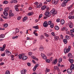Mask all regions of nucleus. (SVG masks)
Masks as SVG:
<instances>
[{
	"label": "nucleus",
	"mask_w": 74,
	"mask_h": 74,
	"mask_svg": "<svg viewBox=\"0 0 74 74\" xmlns=\"http://www.w3.org/2000/svg\"><path fill=\"white\" fill-rule=\"evenodd\" d=\"M49 12L48 11H46L45 14V16L44 17V19H47L48 17H49V16H49Z\"/></svg>",
	"instance_id": "nucleus-1"
},
{
	"label": "nucleus",
	"mask_w": 74,
	"mask_h": 74,
	"mask_svg": "<svg viewBox=\"0 0 74 74\" xmlns=\"http://www.w3.org/2000/svg\"><path fill=\"white\" fill-rule=\"evenodd\" d=\"M71 48V47H70V46H69L68 47V49H64V53H68V52L70 51Z\"/></svg>",
	"instance_id": "nucleus-2"
},
{
	"label": "nucleus",
	"mask_w": 74,
	"mask_h": 74,
	"mask_svg": "<svg viewBox=\"0 0 74 74\" xmlns=\"http://www.w3.org/2000/svg\"><path fill=\"white\" fill-rule=\"evenodd\" d=\"M51 14H53V15H56V14H57V12H56V11L55 10V9H53L50 12Z\"/></svg>",
	"instance_id": "nucleus-3"
},
{
	"label": "nucleus",
	"mask_w": 74,
	"mask_h": 74,
	"mask_svg": "<svg viewBox=\"0 0 74 74\" xmlns=\"http://www.w3.org/2000/svg\"><path fill=\"white\" fill-rule=\"evenodd\" d=\"M68 25H69V27L70 28H71L74 27V25H73V23L70 21H69V23H68Z\"/></svg>",
	"instance_id": "nucleus-4"
},
{
	"label": "nucleus",
	"mask_w": 74,
	"mask_h": 74,
	"mask_svg": "<svg viewBox=\"0 0 74 74\" xmlns=\"http://www.w3.org/2000/svg\"><path fill=\"white\" fill-rule=\"evenodd\" d=\"M5 52L6 53L8 56H9V55H11V53L9 51V50L8 49L6 50L5 51Z\"/></svg>",
	"instance_id": "nucleus-5"
},
{
	"label": "nucleus",
	"mask_w": 74,
	"mask_h": 74,
	"mask_svg": "<svg viewBox=\"0 0 74 74\" xmlns=\"http://www.w3.org/2000/svg\"><path fill=\"white\" fill-rule=\"evenodd\" d=\"M41 56L42 57V58H43V59H47L46 55L42 53H41Z\"/></svg>",
	"instance_id": "nucleus-6"
},
{
	"label": "nucleus",
	"mask_w": 74,
	"mask_h": 74,
	"mask_svg": "<svg viewBox=\"0 0 74 74\" xmlns=\"http://www.w3.org/2000/svg\"><path fill=\"white\" fill-rule=\"evenodd\" d=\"M19 5H17L14 6L15 9L16 11H19L18 8L19 7Z\"/></svg>",
	"instance_id": "nucleus-7"
},
{
	"label": "nucleus",
	"mask_w": 74,
	"mask_h": 74,
	"mask_svg": "<svg viewBox=\"0 0 74 74\" xmlns=\"http://www.w3.org/2000/svg\"><path fill=\"white\" fill-rule=\"evenodd\" d=\"M73 70L70 69H68L67 70V72L69 74H71L73 73V71H72Z\"/></svg>",
	"instance_id": "nucleus-8"
},
{
	"label": "nucleus",
	"mask_w": 74,
	"mask_h": 74,
	"mask_svg": "<svg viewBox=\"0 0 74 74\" xmlns=\"http://www.w3.org/2000/svg\"><path fill=\"white\" fill-rule=\"evenodd\" d=\"M25 55V54L22 53L21 54H20L18 55V57L19 58V59H22V56H23L24 55Z\"/></svg>",
	"instance_id": "nucleus-9"
},
{
	"label": "nucleus",
	"mask_w": 74,
	"mask_h": 74,
	"mask_svg": "<svg viewBox=\"0 0 74 74\" xmlns=\"http://www.w3.org/2000/svg\"><path fill=\"white\" fill-rule=\"evenodd\" d=\"M27 71L25 69L24 70V71L23 70L21 71V74H23L24 73V74H25L26 73Z\"/></svg>",
	"instance_id": "nucleus-10"
},
{
	"label": "nucleus",
	"mask_w": 74,
	"mask_h": 74,
	"mask_svg": "<svg viewBox=\"0 0 74 74\" xmlns=\"http://www.w3.org/2000/svg\"><path fill=\"white\" fill-rule=\"evenodd\" d=\"M43 25L44 27H47V26H48V25L47 21L45 22L43 24Z\"/></svg>",
	"instance_id": "nucleus-11"
},
{
	"label": "nucleus",
	"mask_w": 74,
	"mask_h": 74,
	"mask_svg": "<svg viewBox=\"0 0 74 74\" xmlns=\"http://www.w3.org/2000/svg\"><path fill=\"white\" fill-rule=\"evenodd\" d=\"M3 14L5 15V16H7L8 15V12H6L4 11L3 13Z\"/></svg>",
	"instance_id": "nucleus-12"
},
{
	"label": "nucleus",
	"mask_w": 74,
	"mask_h": 74,
	"mask_svg": "<svg viewBox=\"0 0 74 74\" xmlns=\"http://www.w3.org/2000/svg\"><path fill=\"white\" fill-rule=\"evenodd\" d=\"M47 8V6L46 5H44L41 8V10H44L45 8Z\"/></svg>",
	"instance_id": "nucleus-13"
},
{
	"label": "nucleus",
	"mask_w": 74,
	"mask_h": 74,
	"mask_svg": "<svg viewBox=\"0 0 74 74\" xmlns=\"http://www.w3.org/2000/svg\"><path fill=\"white\" fill-rule=\"evenodd\" d=\"M27 16H25L24 17V18H23V22H25V21H26V20H27Z\"/></svg>",
	"instance_id": "nucleus-14"
},
{
	"label": "nucleus",
	"mask_w": 74,
	"mask_h": 74,
	"mask_svg": "<svg viewBox=\"0 0 74 74\" xmlns=\"http://www.w3.org/2000/svg\"><path fill=\"white\" fill-rule=\"evenodd\" d=\"M68 58H71L73 57L71 53H69L68 54Z\"/></svg>",
	"instance_id": "nucleus-15"
},
{
	"label": "nucleus",
	"mask_w": 74,
	"mask_h": 74,
	"mask_svg": "<svg viewBox=\"0 0 74 74\" xmlns=\"http://www.w3.org/2000/svg\"><path fill=\"white\" fill-rule=\"evenodd\" d=\"M71 69L73 70L74 69V65L72 64L71 66Z\"/></svg>",
	"instance_id": "nucleus-16"
},
{
	"label": "nucleus",
	"mask_w": 74,
	"mask_h": 74,
	"mask_svg": "<svg viewBox=\"0 0 74 74\" xmlns=\"http://www.w3.org/2000/svg\"><path fill=\"white\" fill-rule=\"evenodd\" d=\"M11 3H17V0H14L11 1Z\"/></svg>",
	"instance_id": "nucleus-17"
},
{
	"label": "nucleus",
	"mask_w": 74,
	"mask_h": 74,
	"mask_svg": "<svg viewBox=\"0 0 74 74\" xmlns=\"http://www.w3.org/2000/svg\"><path fill=\"white\" fill-rule=\"evenodd\" d=\"M27 57L26 56H23L22 57V59L23 60H26V59H27Z\"/></svg>",
	"instance_id": "nucleus-18"
},
{
	"label": "nucleus",
	"mask_w": 74,
	"mask_h": 74,
	"mask_svg": "<svg viewBox=\"0 0 74 74\" xmlns=\"http://www.w3.org/2000/svg\"><path fill=\"white\" fill-rule=\"evenodd\" d=\"M57 62H58V59H56L54 61H53V64H56Z\"/></svg>",
	"instance_id": "nucleus-19"
},
{
	"label": "nucleus",
	"mask_w": 74,
	"mask_h": 74,
	"mask_svg": "<svg viewBox=\"0 0 74 74\" xmlns=\"http://www.w3.org/2000/svg\"><path fill=\"white\" fill-rule=\"evenodd\" d=\"M54 69H55V70H57L58 71H59V69L58 67L57 66H56L54 67Z\"/></svg>",
	"instance_id": "nucleus-20"
},
{
	"label": "nucleus",
	"mask_w": 74,
	"mask_h": 74,
	"mask_svg": "<svg viewBox=\"0 0 74 74\" xmlns=\"http://www.w3.org/2000/svg\"><path fill=\"white\" fill-rule=\"evenodd\" d=\"M44 38V36L43 35H42L40 36V40H42Z\"/></svg>",
	"instance_id": "nucleus-21"
},
{
	"label": "nucleus",
	"mask_w": 74,
	"mask_h": 74,
	"mask_svg": "<svg viewBox=\"0 0 74 74\" xmlns=\"http://www.w3.org/2000/svg\"><path fill=\"white\" fill-rule=\"evenodd\" d=\"M9 8L8 7L6 8H5L4 9V11H6V12H8V10H9Z\"/></svg>",
	"instance_id": "nucleus-22"
},
{
	"label": "nucleus",
	"mask_w": 74,
	"mask_h": 74,
	"mask_svg": "<svg viewBox=\"0 0 74 74\" xmlns=\"http://www.w3.org/2000/svg\"><path fill=\"white\" fill-rule=\"evenodd\" d=\"M8 25L7 23H5L3 25V27H7Z\"/></svg>",
	"instance_id": "nucleus-23"
},
{
	"label": "nucleus",
	"mask_w": 74,
	"mask_h": 74,
	"mask_svg": "<svg viewBox=\"0 0 74 74\" xmlns=\"http://www.w3.org/2000/svg\"><path fill=\"white\" fill-rule=\"evenodd\" d=\"M64 21V19H62L61 22L62 25H64L65 23Z\"/></svg>",
	"instance_id": "nucleus-24"
},
{
	"label": "nucleus",
	"mask_w": 74,
	"mask_h": 74,
	"mask_svg": "<svg viewBox=\"0 0 74 74\" xmlns=\"http://www.w3.org/2000/svg\"><path fill=\"white\" fill-rule=\"evenodd\" d=\"M44 35L46 37H49V35L47 34L46 33H44Z\"/></svg>",
	"instance_id": "nucleus-25"
},
{
	"label": "nucleus",
	"mask_w": 74,
	"mask_h": 74,
	"mask_svg": "<svg viewBox=\"0 0 74 74\" xmlns=\"http://www.w3.org/2000/svg\"><path fill=\"white\" fill-rule=\"evenodd\" d=\"M45 71H46L47 72H49L50 71V69H49L48 68H46V70H45Z\"/></svg>",
	"instance_id": "nucleus-26"
},
{
	"label": "nucleus",
	"mask_w": 74,
	"mask_h": 74,
	"mask_svg": "<svg viewBox=\"0 0 74 74\" xmlns=\"http://www.w3.org/2000/svg\"><path fill=\"white\" fill-rule=\"evenodd\" d=\"M69 61L71 63H73L74 62V60L73 59H69Z\"/></svg>",
	"instance_id": "nucleus-27"
},
{
	"label": "nucleus",
	"mask_w": 74,
	"mask_h": 74,
	"mask_svg": "<svg viewBox=\"0 0 74 74\" xmlns=\"http://www.w3.org/2000/svg\"><path fill=\"white\" fill-rule=\"evenodd\" d=\"M62 58H60L58 59V62L59 63H61L62 62Z\"/></svg>",
	"instance_id": "nucleus-28"
},
{
	"label": "nucleus",
	"mask_w": 74,
	"mask_h": 74,
	"mask_svg": "<svg viewBox=\"0 0 74 74\" xmlns=\"http://www.w3.org/2000/svg\"><path fill=\"white\" fill-rule=\"evenodd\" d=\"M58 39H59V37L58 36H55L54 37V40H56V41H57L58 40Z\"/></svg>",
	"instance_id": "nucleus-29"
},
{
	"label": "nucleus",
	"mask_w": 74,
	"mask_h": 74,
	"mask_svg": "<svg viewBox=\"0 0 74 74\" xmlns=\"http://www.w3.org/2000/svg\"><path fill=\"white\" fill-rule=\"evenodd\" d=\"M3 3L5 4H7L8 3V1H4Z\"/></svg>",
	"instance_id": "nucleus-30"
},
{
	"label": "nucleus",
	"mask_w": 74,
	"mask_h": 74,
	"mask_svg": "<svg viewBox=\"0 0 74 74\" xmlns=\"http://www.w3.org/2000/svg\"><path fill=\"white\" fill-rule=\"evenodd\" d=\"M33 28H34L35 29H38V25H36V26H34L33 27Z\"/></svg>",
	"instance_id": "nucleus-31"
},
{
	"label": "nucleus",
	"mask_w": 74,
	"mask_h": 74,
	"mask_svg": "<svg viewBox=\"0 0 74 74\" xmlns=\"http://www.w3.org/2000/svg\"><path fill=\"white\" fill-rule=\"evenodd\" d=\"M55 29L56 30H58L59 29V27L58 26H56L55 27Z\"/></svg>",
	"instance_id": "nucleus-32"
},
{
	"label": "nucleus",
	"mask_w": 74,
	"mask_h": 74,
	"mask_svg": "<svg viewBox=\"0 0 74 74\" xmlns=\"http://www.w3.org/2000/svg\"><path fill=\"white\" fill-rule=\"evenodd\" d=\"M63 42L65 44H66L67 42V40L66 39H64L63 40Z\"/></svg>",
	"instance_id": "nucleus-33"
},
{
	"label": "nucleus",
	"mask_w": 74,
	"mask_h": 74,
	"mask_svg": "<svg viewBox=\"0 0 74 74\" xmlns=\"http://www.w3.org/2000/svg\"><path fill=\"white\" fill-rule=\"evenodd\" d=\"M66 5V4L65 3H63L62 4L61 6L62 7H65Z\"/></svg>",
	"instance_id": "nucleus-34"
},
{
	"label": "nucleus",
	"mask_w": 74,
	"mask_h": 74,
	"mask_svg": "<svg viewBox=\"0 0 74 74\" xmlns=\"http://www.w3.org/2000/svg\"><path fill=\"white\" fill-rule=\"evenodd\" d=\"M9 15L10 16H13L14 15V14L12 13H9Z\"/></svg>",
	"instance_id": "nucleus-35"
},
{
	"label": "nucleus",
	"mask_w": 74,
	"mask_h": 74,
	"mask_svg": "<svg viewBox=\"0 0 74 74\" xmlns=\"http://www.w3.org/2000/svg\"><path fill=\"white\" fill-rule=\"evenodd\" d=\"M33 13L32 12H31L28 14V15H29V16H30L31 15H33Z\"/></svg>",
	"instance_id": "nucleus-36"
},
{
	"label": "nucleus",
	"mask_w": 74,
	"mask_h": 74,
	"mask_svg": "<svg viewBox=\"0 0 74 74\" xmlns=\"http://www.w3.org/2000/svg\"><path fill=\"white\" fill-rule=\"evenodd\" d=\"M73 7V5H71L70 6L67 7V9L68 10H70V8H71Z\"/></svg>",
	"instance_id": "nucleus-37"
},
{
	"label": "nucleus",
	"mask_w": 74,
	"mask_h": 74,
	"mask_svg": "<svg viewBox=\"0 0 74 74\" xmlns=\"http://www.w3.org/2000/svg\"><path fill=\"white\" fill-rule=\"evenodd\" d=\"M45 61L47 63H49L50 61V60L49 59H47Z\"/></svg>",
	"instance_id": "nucleus-38"
},
{
	"label": "nucleus",
	"mask_w": 74,
	"mask_h": 74,
	"mask_svg": "<svg viewBox=\"0 0 74 74\" xmlns=\"http://www.w3.org/2000/svg\"><path fill=\"white\" fill-rule=\"evenodd\" d=\"M42 16V14H41L39 16L38 20H40V18H41Z\"/></svg>",
	"instance_id": "nucleus-39"
},
{
	"label": "nucleus",
	"mask_w": 74,
	"mask_h": 74,
	"mask_svg": "<svg viewBox=\"0 0 74 74\" xmlns=\"http://www.w3.org/2000/svg\"><path fill=\"white\" fill-rule=\"evenodd\" d=\"M18 36H13L12 38H13V39H16V38H18Z\"/></svg>",
	"instance_id": "nucleus-40"
},
{
	"label": "nucleus",
	"mask_w": 74,
	"mask_h": 74,
	"mask_svg": "<svg viewBox=\"0 0 74 74\" xmlns=\"http://www.w3.org/2000/svg\"><path fill=\"white\" fill-rule=\"evenodd\" d=\"M5 37L4 35L3 34H2L0 35V37L1 38H4Z\"/></svg>",
	"instance_id": "nucleus-41"
},
{
	"label": "nucleus",
	"mask_w": 74,
	"mask_h": 74,
	"mask_svg": "<svg viewBox=\"0 0 74 74\" xmlns=\"http://www.w3.org/2000/svg\"><path fill=\"white\" fill-rule=\"evenodd\" d=\"M39 50L40 51H42L44 50V48L43 47H40L39 48Z\"/></svg>",
	"instance_id": "nucleus-42"
},
{
	"label": "nucleus",
	"mask_w": 74,
	"mask_h": 74,
	"mask_svg": "<svg viewBox=\"0 0 74 74\" xmlns=\"http://www.w3.org/2000/svg\"><path fill=\"white\" fill-rule=\"evenodd\" d=\"M32 58L33 59H35V60H38V58H36V57H35L34 56L32 57Z\"/></svg>",
	"instance_id": "nucleus-43"
},
{
	"label": "nucleus",
	"mask_w": 74,
	"mask_h": 74,
	"mask_svg": "<svg viewBox=\"0 0 74 74\" xmlns=\"http://www.w3.org/2000/svg\"><path fill=\"white\" fill-rule=\"evenodd\" d=\"M4 51V49L2 48V47H0V51Z\"/></svg>",
	"instance_id": "nucleus-44"
},
{
	"label": "nucleus",
	"mask_w": 74,
	"mask_h": 74,
	"mask_svg": "<svg viewBox=\"0 0 74 74\" xmlns=\"http://www.w3.org/2000/svg\"><path fill=\"white\" fill-rule=\"evenodd\" d=\"M50 27L51 28H53V23H52L50 25Z\"/></svg>",
	"instance_id": "nucleus-45"
},
{
	"label": "nucleus",
	"mask_w": 74,
	"mask_h": 74,
	"mask_svg": "<svg viewBox=\"0 0 74 74\" xmlns=\"http://www.w3.org/2000/svg\"><path fill=\"white\" fill-rule=\"evenodd\" d=\"M52 23V21H48V25H51Z\"/></svg>",
	"instance_id": "nucleus-46"
},
{
	"label": "nucleus",
	"mask_w": 74,
	"mask_h": 74,
	"mask_svg": "<svg viewBox=\"0 0 74 74\" xmlns=\"http://www.w3.org/2000/svg\"><path fill=\"white\" fill-rule=\"evenodd\" d=\"M5 74H10V71H7L5 73Z\"/></svg>",
	"instance_id": "nucleus-47"
},
{
	"label": "nucleus",
	"mask_w": 74,
	"mask_h": 74,
	"mask_svg": "<svg viewBox=\"0 0 74 74\" xmlns=\"http://www.w3.org/2000/svg\"><path fill=\"white\" fill-rule=\"evenodd\" d=\"M32 52H29L28 53V55L29 56H31L32 55Z\"/></svg>",
	"instance_id": "nucleus-48"
},
{
	"label": "nucleus",
	"mask_w": 74,
	"mask_h": 74,
	"mask_svg": "<svg viewBox=\"0 0 74 74\" xmlns=\"http://www.w3.org/2000/svg\"><path fill=\"white\" fill-rule=\"evenodd\" d=\"M16 33H18V32H19V30L18 29H16Z\"/></svg>",
	"instance_id": "nucleus-49"
},
{
	"label": "nucleus",
	"mask_w": 74,
	"mask_h": 74,
	"mask_svg": "<svg viewBox=\"0 0 74 74\" xmlns=\"http://www.w3.org/2000/svg\"><path fill=\"white\" fill-rule=\"evenodd\" d=\"M49 60L50 61H52V60H53V57H51L49 58Z\"/></svg>",
	"instance_id": "nucleus-50"
},
{
	"label": "nucleus",
	"mask_w": 74,
	"mask_h": 74,
	"mask_svg": "<svg viewBox=\"0 0 74 74\" xmlns=\"http://www.w3.org/2000/svg\"><path fill=\"white\" fill-rule=\"evenodd\" d=\"M73 14H74V12L72 11L70 13L69 15H73Z\"/></svg>",
	"instance_id": "nucleus-51"
},
{
	"label": "nucleus",
	"mask_w": 74,
	"mask_h": 74,
	"mask_svg": "<svg viewBox=\"0 0 74 74\" xmlns=\"http://www.w3.org/2000/svg\"><path fill=\"white\" fill-rule=\"evenodd\" d=\"M33 34H34V35L35 36H38V34H37V33H36L34 32H33Z\"/></svg>",
	"instance_id": "nucleus-52"
},
{
	"label": "nucleus",
	"mask_w": 74,
	"mask_h": 74,
	"mask_svg": "<svg viewBox=\"0 0 74 74\" xmlns=\"http://www.w3.org/2000/svg\"><path fill=\"white\" fill-rule=\"evenodd\" d=\"M64 2L65 3H66L68 2V0H64Z\"/></svg>",
	"instance_id": "nucleus-53"
},
{
	"label": "nucleus",
	"mask_w": 74,
	"mask_h": 74,
	"mask_svg": "<svg viewBox=\"0 0 74 74\" xmlns=\"http://www.w3.org/2000/svg\"><path fill=\"white\" fill-rule=\"evenodd\" d=\"M5 55V53H3L1 54V56H4Z\"/></svg>",
	"instance_id": "nucleus-54"
},
{
	"label": "nucleus",
	"mask_w": 74,
	"mask_h": 74,
	"mask_svg": "<svg viewBox=\"0 0 74 74\" xmlns=\"http://www.w3.org/2000/svg\"><path fill=\"white\" fill-rule=\"evenodd\" d=\"M71 37H74V34H73V33H71Z\"/></svg>",
	"instance_id": "nucleus-55"
},
{
	"label": "nucleus",
	"mask_w": 74,
	"mask_h": 74,
	"mask_svg": "<svg viewBox=\"0 0 74 74\" xmlns=\"http://www.w3.org/2000/svg\"><path fill=\"white\" fill-rule=\"evenodd\" d=\"M36 69H37V68L35 66H34L33 68V70L34 71H36Z\"/></svg>",
	"instance_id": "nucleus-56"
},
{
	"label": "nucleus",
	"mask_w": 74,
	"mask_h": 74,
	"mask_svg": "<svg viewBox=\"0 0 74 74\" xmlns=\"http://www.w3.org/2000/svg\"><path fill=\"white\" fill-rule=\"evenodd\" d=\"M56 1L55 0H53L52 2L53 3V4H56Z\"/></svg>",
	"instance_id": "nucleus-57"
},
{
	"label": "nucleus",
	"mask_w": 74,
	"mask_h": 74,
	"mask_svg": "<svg viewBox=\"0 0 74 74\" xmlns=\"http://www.w3.org/2000/svg\"><path fill=\"white\" fill-rule=\"evenodd\" d=\"M74 29H73L72 30H71L70 31V32H71V33H73V32L74 33Z\"/></svg>",
	"instance_id": "nucleus-58"
},
{
	"label": "nucleus",
	"mask_w": 74,
	"mask_h": 74,
	"mask_svg": "<svg viewBox=\"0 0 74 74\" xmlns=\"http://www.w3.org/2000/svg\"><path fill=\"white\" fill-rule=\"evenodd\" d=\"M4 63L1 62L0 63V66H3V65H4Z\"/></svg>",
	"instance_id": "nucleus-59"
},
{
	"label": "nucleus",
	"mask_w": 74,
	"mask_h": 74,
	"mask_svg": "<svg viewBox=\"0 0 74 74\" xmlns=\"http://www.w3.org/2000/svg\"><path fill=\"white\" fill-rule=\"evenodd\" d=\"M13 33L14 34V35H16V33H17V32H16V31H14L13 32Z\"/></svg>",
	"instance_id": "nucleus-60"
},
{
	"label": "nucleus",
	"mask_w": 74,
	"mask_h": 74,
	"mask_svg": "<svg viewBox=\"0 0 74 74\" xmlns=\"http://www.w3.org/2000/svg\"><path fill=\"white\" fill-rule=\"evenodd\" d=\"M21 17L18 16L17 18V20H20L21 19Z\"/></svg>",
	"instance_id": "nucleus-61"
},
{
	"label": "nucleus",
	"mask_w": 74,
	"mask_h": 74,
	"mask_svg": "<svg viewBox=\"0 0 74 74\" xmlns=\"http://www.w3.org/2000/svg\"><path fill=\"white\" fill-rule=\"evenodd\" d=\"M40 5H37L36 6V8H40Z\"/></svg>",
	"instance_id": "nucleus-62"
},
{
	"label": "nucleus",
	"mask_w": 74,
	"mask_h": 74,
	"mask_svg": "<svg viewBox=\"0 0 74 74\" xmlns=\"http://www.w3.org/2000/svg\"><path fill=\"white\" fill-rule=\"evenodd\" d=\"M68 18L69 19H72V17L71 16H69Z\"/></svg>",
	"instance_id": "nucleus-63"
},
{
	"label": "nucleus",
	"mask_w": 74,
	"mask_h": 74,
	"mask_svg": "<svg viewBox=\"0 0 74 74\" xmlns=\"http://www.w3.org/2000/svg\"><path fill=\"white\" fill-rule=\"evenodd\" d=\"M38 66H39V65L38 64H36L35 67H36V68H37V67H38Z\"/></svg>",
	"instance_id": "nucleus-64"
}]
</instances>
